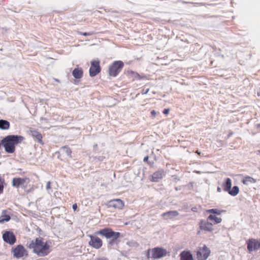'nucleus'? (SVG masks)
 <instances>
[{
    "label": "nucleus",
    "instance_id": "obj_1",
    "mask_svg": "<svg viewBox=\"0 0 260 260\" xmlns=\"http://www.w3.org/2000/svg\"><path fill=\"white\" fill-rule=\"evenodd\" d=\"M98 235L104 236L107 239H112L109 242L110 244H112L115 240L120 237V233L114 232L110 228H105L95 232L93 235H89L90 240L88 244L96 249L101 248L103 246V241L97 236Z\"/></svg>",
    "mask_w": 260,
    "mask_h": 260
},
{
    "label": "nucleus",
    "instance_id": "obj_2",
    "mask_svg": "<svg viewBox=\"0 0 260 260\" xmlns=\"http://www.w3.org/2000/svg\"><path fill=\"white\" fill-rule=\"evenodd\" d=\"M51 242L42 237L36 238L27 244V248L39 257L48 255L51 251Z\"/></svg>",
    "mask_w": 260,
    "mask_h": 260
},
{
    "label": "nucleus",
    "instance_id": "obj_3",
    "mask_svg": "<svg viewBox=\"0 0 260 260\" xmlns=\"http://www.w3.org/2000/svg\"><path fill=\"white\" fill-rule=\"evenodd\" d=\"M23 140L24 138L21 136L9 135L2 140L1 144L7 153H13L15 151V145Z\"/></svg>",
    "mask_w": 260,
    "mask_h": 260
},
{
    "label": "nucleus",
    "instance_id": "obj_4",
    "mask_svg": "<svg viewBox=\"0 0 260 260\" xmlns=\"http://www.w3.org/2000/svg\"><path fill=\"white\" fill-rule=\"evenodd\" d=\"M124 67V63L121 60L113 62L108 67V75L113 77H116L121 71Z\"/></svg>",
    "mask_w": 260,
    "mask_h": 260
},
{
    "label": "nucleus",
    "instance_id": "obj_5",
    "mask_svg": "<svg viewBox=\"0 0 260 260\" xmlns=\"http://www.w3.org/2000/svg\"><path fill=\"white\" fill-rule=\"evenodd\" d=\"M206 212L208 213L213 214L209 215L207 217V220L212 221L213 224H216L221 223L222 219L221 217H217L215 215H220L222 213L225 212V211L217 208H213L207 210Z\"/></svg>",
    "mask_w": 260,
    "mask_h": 260
},
{
    "label": "nucleus",
    "instance_id": "obj_6",
    "mask_svg": "<svg viewBox=\"0 0 260 260\" xmlns=\"http://www.w3.org/2000/svg\"><path fill=\"white\" fill-rule=\"evenodd\" d=\"M247 248L249 252L260 249V239L250 238L246 241Z\"/></svg>",
    "mask_w": 260,
    "mask_h": 260
},
{
    "label": "nucleus",
    "instance_id": "obj_7",
    "mask_svg": "<svg viewBox=\"0 0 260 260\" xmlns=\"http://www.w3.org/2000/svg\"><path fill=\"white\" fill-rule=\"evenodd\" d=\"M211 251L205 245L203 247H199L197 251L198 260H206L210 254Z\"/></svg>",
    "mask_w": 260,
    "mask_h": 260
},
{
    "label": "nucleus",
    "instance_id": "obj_8",
    "mask_svg": "<svg viewBox=\"0 0 260 260\" xmlns=\"http://www.w3.org/2000/svg\"><path fill=\"white\" fill-rule=\"evenodd\" d=\"M101 71L100 61L99 59L93 60L91 61V66L89 69V75L93 77L97 75Z\"/></svg>",
    "mask_w": 260,
    "mask_h": 260
},
{
    "label": "nucleus",
    "instance_id": "obj_9",
    "mask_svg": "<svg viewBox=\"0 0 260 260\" xmlns=\"http://www.w3.org/2000/svg\"><path fill=\"white\" fill-rule=\"evenodd\" d=\"M146 255L149 258L156 259L160 258L162 256V249L158 247L149 249L147 250Z\"/></svg>",
    "mask_w": 260,
    "mask_h": 260
},
{
    "label": "nucleus",
    "instance_id": "obj_10",
    "mask_svg": "<svg viewBox=\"0 0 260 260\" xmlns=\"http://www.w3.org/2000/svg\"><path fill=\"white\" fill-rule=\"evenodd\" d=\"M108 208H113L116 210H121L124 206V203L120 199L111 200L106 204Z\"/></svg>",
    "mask_w": 260,
    "mask_h": 260
},
{
    "label": "nucleus",
    "instance_id": "obj_11",
    "mask_svg": "<svg viewBox=\"0 0 260 260\" xmlns=\"http://www.w3.org/2000/svg\"><path fill=\"white\" fill-rule=\"evenodd\" d=\"M26 250L24 246L21 245H18L12 249V253L14 257L19 258L27 255Z\"/></svg>",
    "mask_w": 260,
    "mask_h": 260
},
{
    "label": "nucleus",
    "instance_id": "obj_12",
    "mask_svg": "<svg viewBox=\"0 0 260 260\" xmlns=\"http://www.w3.org/2000/svg\"><path fill=\"white\" fill-rule=\"evenodd\" d=\"M3 239L5 242L11 245H13L16 241L15 235L13 232L10 231H6L3 234Z\"/></svg>",
    "mask_w": 260,
    "mask_h": 260
},
{
    "label": "nucleus",
    "instance_id": "obj_13",
    "mask_svg": "<svg viewBox=\"0 0 260 260\" xmlns=\"http://www.w3.org/2000/svg\"><path fill=\"white\" fill-rule=\"evenodd\" d=\"M199 225L200 230L202 231L209 232H211L213 231V223L210 222L208 220H201Z\"/></svg>",
    "mask_w": 260,
    "mask_h": 260
},
{
    "label": "nucleus",
    "instance_id": "obj_14",
    "mask_svg": "<svg viewBox=\"0 0 260 260\" xmlns=\"http://www.w3.org/2000/svg\"><path fill=\"white\" fill-rule=\"evenodd\" d=\"M29 182L28 178H14L12 180V185L17 188L19 187L20 185H24V184H27Z\"/></svg>",
    "mask_w": 260,
    "mask_h": 260
},
{
    "label": "nucleus",
    "instance_id": "obj_15",
    "mask_svg": "<svg viewBox=\"0 0 260 260\" xmlns=\"http://www.w3.org/2000/svg\"><path fill=\"white\" fill-rule=\"evenodd\" d=\"M181 260H193L192 254L189 251H183L180 254Z\"/></svg>",
    "mask_w": 260,
    "mask_h": 260
},
{
    "label": "nucleus",
    "instance_id": "obj_16",
    "mask_svg": "<svg viewBox=\"0 0 260 260\" xmlns=\"http://www.w3.org/2000/svg\"><path fill=\"white\" fill-rule=\"evenodd\" d=\"M72 75L76 79H80L83 76V71L81 68H75L72 72Z\"/></svg>",
    "mask_w": 260,
    "mask_h": 260
},
{
    "label": "nucleus",
    "instance_id": "obj_17",
    "mask_svg": "<svg viewBox=\"0 0 260 260\" xmlns=\"http://www.w3.org/2000/svg\"><path fill=\"white\" fill-rule=\"evenodd\" d=\"M11 219V217L9 214H8V211L6 210H3L2 214L0 216V223H3L4 222H7Z\"/></svg>",
    "mask_w": 260,
    "mask_h": 260
},
{
    "label": "nucleus",
    "instance_id": "obj_18",
    "mask_svg": "<svg viewBox=\"0 0 260 260\" xmlns=\"http://www.w3.org/2000/svg\"><path fill=\"white\" fill-rule=\"evenodd\" d=\"M30 133L31 136L36 139L38 142L42 143V135L37 130H30Z\"/></svg>",
    "mask_w": 260,
    "mask_h": 260
},
{
    "label": "nucleus",
    "instance_id": "obj_19",
    "mask_svg": "<svg viewBox=\"0 0 260 260\" xmlns=\"http://www.w3.org/2000/svg\"><path fill=\"white\" fill-rule=\"evenodd\" d=\"M162 177V174L161 171H157L154 173L150 178V181L152 182H158Z\"/></svg>",
    "mask_w": 260,
    "mask_h": 260
},
{
    "label": "nucleus",
    "instance_id": "obj_20",
    "mask_svg": "<svg viewBox=\"0 0 260 260\" xmlns=\"http://www.w3.org/2000/svg\"><path fill=\"white\" fill-rule=\"evenodd\" d=\"M256 182V180L250 176H246L242 180V182L244 184L248 185L250 183H255Z\"/></svg>",
    "mask_w": 260,
    "mask_h": 260
},
{
    "label": "nucleus",
    "instance_id": "obj_21",
    "mask_svg": "<svg viewBox=\"0 0 260 260\" xmlns=\"http://www.w3.org/2000/svg\"><path fill=\"white\" fill-rule=\"evenodd\" d=\"M232 186V181L231 179L229 178H228L225 180V182L222 185L223 190L225 191L228 192L231 188Z\"/></svg>",
    "mask_w": 260,
    "mask_h": 260
},
{
    "label": "nucleus",
    "instance_id": "obj_22",
    "mask_svg": "<svg viewBox=\"0 0 260 260\" xmlns=\"http://www.w3.org/2000/svg\"><path fill=\"white\" fill-rule=\"evenodd\" d=\"M10 122L6 120H0V129H8L10 127Z\"/></svg>",
    "mask_w": 260,
    "mask_h": 260
},
{
    "label": "nucleus",
    "instance_id": "obj_23",
    "mask_svg": "<svg viewBox=\"0 0 260 260\" xmlns=\"http://www.w3.org/2000/svg\"><path fill=\"white\" fill-rule=\"evenodd\" d=\"M239 192V188L237 186H234L233 188L230 189L228 192L232 196H236Z\"/></svg>",
    "mask_w": 260,
    "mask_h": 260
},
{
    "label": "nucleus",
    "instance_id": "obj_24",
    "mask_svg": "<svg viewBox=\"0 0 260 260\" xmlns=\"http://www.w3.org/2000/svg\"><path fill=\"white\" fill-rule=\"evenodd\" d=\"M178 213L176 211H170L168 213H164V216L167 217L173 218L177 216Z\"/></svg>",
    "mask_w": 260,
    "mask_h": 260
},
{
    "label": "nucleus",
    "instance_id": "obj_25",
    "mask_svg": "<svg viewBox=\"0 0 260 260\" xmlns=\"http://www.w3.org/2000/svg\"><path fill=\"white\" fill-rule=\"evenodd\" d=\"M61 149H62L68 156H69L70 157H72V150L71 149V148L69 146H62L61 148Z\"/></svg>",
    "mask_w": 260,
    "mask_h": 260
},
{
    "label": "nucleus",
    "instance_id": "obj_26",
    "mask_svg": "<svg viewBox=\"0 0 260 260\" xmlns=\"http://www.w3.org/2000/svg\"><path fill=\"white\" fill-rule=\"evenodd\" d=\"M129 74L132 75V76L136 78H139L140 77V75L136 72H134L133 71H131L129 72Z\"/></svg>",
    "mask_w": 260,
    "mask_h": 260
},
{
    "label": "nucleus",
    "instance_id": "obj_27",
    "mask_svg": "<svg viewBox=\"0 0 260 260\" xmlns=\"http://www.w3.org/2000/svg\"><path fill=\"white\" fill-rule=\"evenodd\" d=\"M148 159H149V156H145L144 159H143V161L144 162H147V164L149 165H150L151 166L152 165V163H151L150 161H148Z\"/></svg>",
    "mask_w": 260,
    "mask_h": 260
},
{
    "label": "nucleus",
    "instance_id": "obj_28",
    "mask_svg": "<svg viewBox=\"0 0 260 260\" xmlns=\"http://www.w3.org/2000/svg\"><path fill=\"white\" fill-rule=\"evenodd\" d=\"M80 34L84 36H90L92 35V33L90 32H80Z\"/></svg>",
    "mask_w": 260,
    "mask_h": 260
},
{
    "label": "nucleus",
    "instance_id": "obj_29",
    "mask_svg": "<svg viewBox=\"0 0 260 260\" xmlns=\"http://www.w3.org/2000/svg\"><path fill=\"white\" fill-rule=\"evenodd\" d=\"M4 184L0 183V194L3 193V192L4 191Z\"/></svg>",
    "mask_w": 260,
    "mask_h": 260
},
{
    "label": "nucleus",
    "instance_id": "obj_30",
    "mask_svg": "<svg viewBox=\"0 0 260 260\" xmlns=\"http://www.w3.org/2000/svg\"><path fill=\"white\" fill-rule=\"evenodd\" d=\"M51 188V182L50 181L47 182L46 184V189L47 190L50 189Z\"/></svg>",
    "mask_w": 260,
    "mask_h": 260
},
{
    "label": "nucleus",
    "instance_id": "obj_31",
    "mask_svg": "<svg viewBox=\"0 0 260 260\" xmlns=\"http://www.w3.org/2000/svg\"><path fill=\"white\" fill-rule=\"evenodd\" d=\"M149 89L148 88V89H143L142 90V94H146L148 92Z\"/></svg>",
    "mask_w": 260,
    "mask_h": 260
},
{
    "label": "nucleus",
    "instance_id": "obj_32",
    "mask_svg": "<svg viewBox=\"0 0 260 260\" xmlns=\"http://www.w3.org/2000/svg\"><path fill=\"white\" fill-rule=\"evenodd\" d=\"M151 115L152 116V117H155L156 115V112H155V110H152L151 111Z\"/></svg>",
    "mask_w": 260,
    "mask_h": 260
},
{
    "label": "nucleus",
    "instance_id": "obj_33",
    "mask_svg": "<svg viewBox=\"0 0 260 260\" xmlns=\"http://www.w3.org/2000/svg\"><path fill=\"white\" fill-rule=\"evenodd\" d=\"M5 183V179L2 178L1 176H0V183L4 184Z\"/></svg>",
    "mask_w": 260,
    "mask_h": 260
},
{
    "label": "nucleus",
    "instance_id": "obj_34",
    "mask_svg": "<svg viewBox=\"0 0 260 260\" xmlns=\"http://www.w3.org/2000/svg\"><path fill=\"white\" fill-rule=\"evenodd\" d=\"M73 210L74 211L77 210V204L75 203V204H73Z\"/></svg>",
    "mask_w": 260,
    "mask_h": 260
},
{
    "label": "nucleus",
    "instance_id": "obj_35",
    "mask_svg": "<svg viewBox=\"0 0 260 260\" xmlns=\"http://www.w3.org/2000/svg\"><path fill=\"white\" fill-rule=\"evenodd\" d=\"M169 112V109H165L164 110V113L165 114H168Z\"/></svg>",
    "mask_w": 260,
    "mask_h": 260
},
{
    "label": "nucleus",
    "instance_id": "obj_36",
    "mask_svg": "<svg viewBox=\"0 0 260 260\" xmlns=\"http://www.w3.org/2000/svg\"><path fill=\"white\" fill-rule=\"evenodd\" d=\"M233 134V132H230L228 135V138L230 137Z\"/></svg>",
    "mask_w": 260,
    "mask_h": 260
},
{
    "label": "nucleus",
    "instance_id": "obj_37",
    "mask_svg": "<svg viewBox=\"0 0 260 260\" xmlns=\"http://www.w3.org/2000/svg\"><path fill=\"white\" fill-rule=\"evenodd\" d=\"M196 153H197L198 155H200L201 154V152L199 151V150H197L196 151Z\"/></svg>",
    "mask_w": 260,
    "mask_h": 260
},
{
    "label": "nucleus",
    "instance_id": "obj_38",
    "mask_svg": "<svg viewBox=\"0 0 260 260\" xmlns=\"http://www.w3.org/2000/svg\"><path fill=\"white\" fill-rule=\"evenodd\" d=\"M217 191L218 192H220L221 191V188L219 187H218L217 188Z\"/></svg>",
    "mask_w": 260,
    "mask_h": 260
},
{
    "label": "nucleus",
    "instance_id": "obj_39",
    "mask_svg": "<svg viewBox=\"0 0 260 260\" xmlns=\"http://www.w3.org/2000/svg\"><path fill=\"white\" fill-rule=\"evenodd\" d=\"M166 251L164 249V254L163 255L165 256L166 255Z\"/></svg>",
    "mask_w": 260,
    "mask_h": 260
},
{
    "label": "nucleus",
    "instance_id": "obj_40",
    "mask_svg": "<svg viewBox=\"0 0 260 260\" xmlns=\"http://www.w3.org/2000/svg\"><path fill=\"white\" fill-rule=\"evenodd\" d=\"M183 3H184V4L191 3L190 2H183Z\"/></svg>",
    "mask_w": 260,
    "mask_h": 260
},
{
    "label": "nucleus",
    "instance_id": "obj_41",
    "mask_svg": "<svg viewBox=\"0 0 260 260\" xmlns=\"http://www.w3.org/2000/svg\"><path fill=\"white\" fill-rule=\"evenodd\" d=\"M257 153L260 154V150H257Z\"/></svg>",
    "mask_w": 260,
    "mask_h": 260
},
{
    "label": "nucleus",
    "instance_id": "obj_42",
    "mask_svg": "<svg viewBox=\"0 0 260 260\" xmlns=\"http://www.w3.org/2000/svg\"><path fill=\"white\" fill-rule=\"evenodd\" d=\"M259 170H260V168H259Z\"/></svg>",
    "mask_w": 260,
    "mask_h": 260
}]
</instances>
